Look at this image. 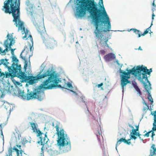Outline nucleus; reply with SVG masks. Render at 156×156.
I'll return each mask as SVG.
<instances>
[{
  "mask_svg": "<svg viewBox=\"0 0 156 156\" xmlns=\"http://www.w3.org/2000/svg\"><path fill=\"white\" fill-rule=\"evenodd\" d=\"M142 135L141 134H140V135H136V136H137V137H138L142 141H143V139H142L141 137V136Z\"/></svg>",
  "mask_w": 156,
  "mask_h": 156,
  "instance_id": "obj_46",
  "label": "nucleus"
},
{
  "mask_svg": "<svg viewBox=\"0 0 156 156\" xmlns=\"http://www.w3.org/2000/svg\"><path fill=\"white\" fill-rule=\"evenodd\" d=\"M23 140V139H21V140L20 141H18L16 139V146L17 147H18L20 150V149H22L21 148V145H19L20 143Z\"/></svg>",
  "mask_w": 156,
  "mask_h": 156,
  "instance_id": "obj_25",
  "label": "nucleus"
},
{
  "mask_svg": "<svg viewBox=\"0 0 156 156\" xmlns=\"http://www.w3.org/2000/svg\"><path fill=\"white\" fill-rule=\"evenodd\" d=\"M130 135H131V139L132 140H136L137 139V136H136V134L133 133H130Z\"/></svg>",
  "mask_w": 156,
  "mask_h": 156,
  "instance_id": "obj_26",
  "label": "nucleus"
},
{
  "mask_svg": "<svg viewBox=\"0 0 156 156\" xmlns=\"http://www.w3.org/2000/svg\"><path fill=\"white\" fill-rule=\"evenodd\" d=\"M92 2V5L90 7V10H88L85 9V14L86 11H88L90 13V16L91 17L92 20H94V18L96 16L98 19L102 18V13L101 10L98 9L97 7V3L95 2L94 0H91Z\"/></svg>",
  "mask_w": 156,
  "mask_h": 156,
  "instance_id": "obj_9",
  "label": "nucleus"
},
{
  "mask_svg": "<svg viewBox=\"0 0 156 156\" xmlns=\"http://www.w3.org/2000/svg\"><path fill=\"white\" fill-rule=\"evenodd\" d=\"M115 54L112 53H109L105 56V58L106 60L109 61L112 60L115 58Z\"/></svg>",
  "mask_w": 156,
  "mask_h": 156,
  "instance_id": "obj_18",
  "label": "nucleus"
},
{
  "mask_svg": "<svg viewBox=\"0 0 156 156\" xmlns=\"http://www.w3.org/2000/svg\"><path fill=\"white\" fill-rule=\"evenodd\" d=\"M128 123H129L130 124H133L134 123V122L132 118H130L129 119V122Z\"/></svg>",
  "mask_w": 156,
  "mask_h": 156,
  "instance_id": "obj_38",
  "label": "nucleus"
},
{
  "mask_svg": "<svg viewBox=\"0 0 156 156\" xmlns=\"http://www.w3.org/2000/svg\"><path fill=\"white\" fill-rule=\"evenodd\" d=\"M153 126L152 129L151 131L153 132L156 131V125H153Z\"/></svg>",
  "mask_w": 156,
  "mask_h": 156,
  "instance_id": "obj_36",
  "label": "nucleus"
},
{
  "mask_svg": "<svg viewBox=\"0 0 156 156\" xmlns=\"http://www.w3.org/2000/svg\"><path fill=\"white\" fill-rule=\"evenodd\" d=\"M8 106H9L7 107V108H6V109L7 110H8L9 111H10V112L11 111V106L9 105H8Z\"/></svg>",
  "mask_w": 156,
  "mask_h": 156,
  "instance_id": "obj_44",
  "label": "nucleus"
},
{
  "mask_svg": "<svg viewBox=\"0 0 156 156\" xmlns=\"http://www.w3.org/2000/svg\"><path fill=\"white\" fill-rule=\"evenodd\" d=\"M93 119L94 120H95L96 121L97 123H98L99 125V126L98 127V129L97 130V134L98 133L99 135H101L102 134V132L101 130V125L99 124V123L98 121V118H93Z\"/></svg>",
  "mask_w": 156,
  "mask_h": 156,
  "instance_id": "obj_20",
  "label": "nucleus"
},
{
  "mask_svg": "<svg viewBox=\"0 0 156 156\" xmlns=\"http://www.w3.org/2000/svg\"><path fill=\"white\" fill-rule=\"evenodd\" d=\"M100 1H101V3L103 5V9H104V11H103V14L104 15V16L105 17V8L104 7L103 4V0H100Z\"/></svg>",
  "mask_w": 156,
  "mask_h": 156,
  "instance_id": "obj_42",
  "label": "nucleus"
},
{
  "mask_svg": "<svg viewBox=\"0 0 156 156\" xmlns=\"http://www.w3.org/2000/svg\"><path fill=\"white\" fill-rule=\"evenodd\" d=\"M129 138H130L129 139H128L127 140H126V141L127 142H129L130 143V144H126L127 145H130V144H131V142L130 141L132 140V139H131V135H130V134L129 135Z\"/></svg>",
  "mask_w": 156,
  "mask_h": 156,
  "instance_id": "obj_32",
  "label": "nucleus"
},
{
  "mask_svg": "<svg viewBox=\"0 0 156 156\" xmlns=\"http://www.w3.org/2000/svg\"><path fill=\"white\" fill-rule=\"evenodd\" d=\"M38 137H39V139H40V141H41V142L42 141L43 138L42 136H38Z\"/></svg>",
  "mask_w": 156,
  "mask_h": 156,
  "instance_id": "obj_54",
  "label": "nucleus"
},
{
  "mask_svg": "<svg viewBox=\"0 0 156 156\" xmlns=\"http://www.w3.org/2000/svg\"><path fill=\"white\" fill-rule=\"evenodd\" d=\"M3 140V147H2V151H4V139H2Z\"/></svg>",
  "mask_w": 156,
  "mask_h": 156,
  "instance_id": "obj_55",
  "label": "nucleus"
},
{
  "mask_svg": "<svg viewBox=\"0 0 156 156\" xmlns=\"http://www.w3.org/2000/svg\"><path fill=\"white\" fill-rule=\"evenodd\" d=\"M126 136L121 138L120 139L119 138L117 139V142L116 143V146L120 145L121 143L123 142L125 144H130L129 142H127L126 141Z\"/></svg>",
  "mask_w": 156,
  "mask_h": 156,
  "instance_id": "obj_19",
  "label": "nucleus"
},
{
  "mask_svg": "<svg viewBox=\"0 0 156 156\" xmlns=\"http://www.w3.org/2000/svg\"><path fill=\"white\" fill-rule=\"evenodd\" d=\"M20 151V154H22V152H24V150L20 149V150H19Z\"/></svg>",
  "mask_w": 156,
  "mask_h": 156,
  "instance_id": "obj_52",
  "label": "nucleus"
},
{
  "mask_svg": "<svg viewBox=\"0 0 156 156\" xmlns=\"http://www.w3.org/2000/svg\"><path fill=\"white\" fill-rule=\"evenodd\" d=\"M41 156H44V151L42 150V151H41Z\"/></svg>",
  "mask_w": 156,
  "mask_h": 156,
  "instance_id": "obj_56",
  "label": "nucleus"
},
{
  "mask_svg": "<svg viewBox=\"0 0 156 156\" xmlns=\"http://www.w3.org/2000/svg\"><path fill=\"white\" fill-rule=\"evenodd\" d=\"M29 123L30 124L31 127L32 128V130L35 132V130L37 129V123L34 122H30Z\"/></svg>",
  "mask_w": 156,
  "mask_h": 156,
  "instance_id": "obj_22",
  "label": "nucleus"
},
{
  "mask_svg": "<svg viewBox=\"0 0 156 156\" xmlns=\"http://www.w3.org/2000/svg\"><path fill=\"white\" fill-rule=\"evenodd\" d=\"M16 145L15 146H14L12 148L13 151H17L18 150H19L18 149H17L16 147Z\"/></svg>",
  "mask_w": 156,
  "mask_h": 156,
  "instance_id": "obj_37",
  "label": "nucleus"
},
{
  "mask_svg": "<svg viewBox=\"0 0 156 156\" xmlns=\"http://www.w3.org/2000/svg\"><path fill=\"white\" fill-rule=\"evenodd\" d=\"M24 28V30L23 29L21 30H22V31H24L25 32V35L23 37V39H25V38H27L26 39L28 40V42L29 44V46L30 47V51H33L34 49V48L33 47V39L32 37V36L28 34V33L27 32V33H25V28ZM18 29H19V28H18Z\"/></svg>",
  "mask_w": 156,
  "mask_h": 156,
  "instance_id": "obj_14",
  "label": "nucleus"
},
{
  "mask_svg": "<svg viewBox=\"0 0 156 156\" xmlns=\"http://www.w3.org/2000/svg\"><path fill=\"white\" fill-rule=\"evenodd\" d=\"M22 139H23V140L22 141L21 143H22V144L23 145L24 147L26 146L25 145V144L26 143H27L28 142H29L30 143H31V141H29L28 140H26V138H25V141H24V139L23 138Z\"/></svg>",
  "mask_w": 156,
  "mask_h": 156,
  "instance_id": "obj_27",
  "label": "nucleus"
},
{
  "mask_svg": "<svg viewBox=\"0 0 156 156\" xmlns=\"http://www.w3.org/2000/svg\"><path fill=\"white\" fill-rule=\"evenodd\" d=\"M151 114L152 115H153L154 117H156V111H153V112H151Z\"/></svg>",
  "mask_w": 156,
  "mask_h": 156,
  "instance_id": "obj_39",
  "label": "nucleus"
},
{
  "mask_svg": "<svg viewBox=\"0 0 156 156\" xmlns=\"http://www.w3.org/2000/svg\"><path fill=\"white\" fill-rule=\"evenodd\" d=\"M152 10L153 12H154V11L156 10V5L153 6V8L152 9Z\"/></svg>",
  "mask_w": 156,
  "mask_h": 156,
  "instance_id": "obj_48",
  "label": "nucleus"
},
{
  "mask_svg": "<svg viewBox=\"0 0 156 156\" xmlns=\"http://www.w3.org/2000/svg\"><path fill=\"white\" fill-rule=\"evenodd\" d=\"M143 99V104L145 105L146 106H147V105H148L147 104V103L145 102V101H144V99L142 98Z\"/></svg>",
  "mask_w": 156,
  "mask_h": 156,
  "instance_id": "obj_50",
  "label": "nucleus"
},
{
  "mask_svg": "<svg viewBox=\"0 0 156 156\" xmlns=\"http://www.w3.org/2000/svg\"><path fill=\"white\" fill-rule=\"evenodd\" d=\"M26 9L27 14L32 17L39 14L41 11V4L38 0H26L25 2Z\"/></svg>",
  "mask_w": 156,
  "mask_h": 156,
  "instance_id": "obj_6",
  "label": "nucleus"
},
{
  "mask_svg": "<svg viewBox=\"0 0 156 156\" xmlns=\"http://www.w3.org/2000/svg\"><path fill=\"white\" fill-rule=\"evenodd\" d=\"M139 123L138 125H135L134 126L136 127V129L134 132L133 133L136 134V135H140V134L139 131Z\"/></svg>",
  "mask_w": 156,
  "mask_h": 156,
  "instance_id": "obj_23",
  "label": "nucleus"
},
{
  "mask_svg": "<svg viewBox=\"0 0 156 156\" xmlns=\"http://www.w3.org/2000/svg\"><path fill=\"white\" fill-rule=\"evenodd\" d=\"M51 147V145L50 146L48 145V147H46V149L47 152L48 153V154L51 156H56L58 154H62V153H65L67 152H63L64 150L62 151H60L59 152H58V151L56 150V149H58L60 151L61 150H60L58 148L56 147L55 145V147H53V148H50V147Z\"/></svg>",
  "mask_w": 156,
  "mask_h": 156,
  "instance_id": "obj_13",
  "label": "nucleus"
},
{
  "mask_svg": "<svg viewBox=\"0 0 156 156\" xmlns=\"http://www.w3.org/2000/svg\"><path fill=\"white\" fill-rule=\"evenodd\" d=\"M151 136H155V134L154 133V132L151 131Z\"/></svg>",
  "mask_w": 156,
  "mask_h": 156,
  "instance_id": "obj_51",
  "label": "nucleus"
},
{
  "mask_svg": "<svg viewBox=\"0 0 156 156\" xmlns=\"http://www.w3.org/2000/svg\"><path fill=\"white\" fill-rule=\"evenodd\" d=\"M10 146L9 148V149H8V153L9 154H11L12 153V152H14V151L12 150V147H11V142H10Z\"/></svg>",
  "mask_w": 156,
  "mask_h": 156,
  "instance_id": "obj_29",
  "label": "nucleus"
},
{
  "mask_svg": "<svg viewBox=\"0 0 156 156\" xmlns=\"http://www.w3.org/2000/svg\"><path fill=\"white\" fill-rule=\"evenodd\" d=\"M96 136H97V137L98 140V141H99V142H100V139L99 138L98 136V135L97 134H96Z\"/></svg>",
  "mask_w": 156,
  "mask_h": 156,
  "instance_id": "obj_61",
  "label": "nucleus"
},
{
  "mask_svg": "<svg viewBox=\"0 0 156 156\" xmlns=\"http://www.w3.org/2000/svg\"><path fill=\"white\" fill-rule=\"evenodd\" d=\"M36 28L38 33L41 34L42 38L43 36L44 37L47 34L44 26H38L36 27Z\"/></svg>",
  "mask_w": 156,
  "mask_h": 156,
  "instance_id": "obj_16",
  "label": "nucleus"
},
{
  "mask_svg": "<svg viewBox=\"0 0 156 156\" xmlns=\"http://www.w3.org/2000/svg\"><path fill=\"white\" fill-rule=\"evenodd\" d=\"M56 130L57 131L56 133V134L57 135V136H58V134H59V127H58V126L57 125L56 126Z\"/></svg>",
  "mask_w": 156,
  "mask_h": 156,
  "instance_id": "obj_34",
  "label": "nucleus"
},
{
  "mask_svg": "<svg viewBox=\"0 0 156 156\" xmlns=\"http://www.w3.org/2000/svg\"><path fill=\"white\" fill-rule=\"evenodd\" d=\"M137 92V94H139V96H141L142 95V93L141 92L140 89L136 91Z\"/></svg>",
  "mask_w": 156,
  "mask_h": 156,
  "instance_id": "obj_45",
  "label": "nucleus"
},
{
  "mask_svg": "<svg viewBox=\"0 0 156 156\" xmlns=\"http://www.w3.org/2000/svg\"><path fill=\"white\" fill-rule=\"evenodd\" d=\"M152 22L153 21H152V23L151 24V26L148 28L144 32V33L141 34H140V31L139 30H138L135 28H132L130 30H133V31L134 32L136 33V34H138V37H140L141 36H144L145 35L147 34L149 31V30L151 31V26L153 25L152 24Z\"/></svg>",
  "mask_w": 156,
  "mask_h": 156,
  "instance_id": "obj_17",
  "label": "nucleus"
},
{
  "mask_svg": "<svg viewBox=\"0 0 156 156\" xmlns=\"http://www.w3.org/2000/svg\"><path fill=\"white\" fill-rule=\"evenodd\" d=\"M138 50H142V49L141 48L140 46L139 48L138 49Z\"/></svg>",
  "mask_w": 156,
  "mask_h": 156,
  "instance_id": "obj_63",
  "label": "nucleus"
},
{
  "mask_svg": "<svg viewBox=\"0 0 156 156\" xmlns=\"http://www.w3.org/2000/svg\"><path fill=\"white\" fill-rule=\"evenodd\" d=\"M146 107H144L143 109V112H145L146 110H148L149 109V107L148 105H147V106H146Z\"/></svg>",
  "mask_w": 156,
  "mask_h": 156,
  "instance_id": "obj_35",
  "label": "nucleus"
},
{
  "mask_svg": "<svg viewBox=\"0 0 156 156\" xmlns=\"http://www.w3.org/2000/svg\"><path fill=\"white\" fill-rule=\"evenodd\" d=\"M8 156H12V153H11V154L8 153Z\"/></svg>",
  "mask_w": 156,
  "mask_h": 156,
  "instance_id": "obj_64",
  "label": "nucleus"
},
{
  "mask_svg": "<svg viewBox=\"0 0 156 156\" xmlns=\"http://www.w3.org/2000/svg\"><path fill=\"white\" fill-rule=\"evenodd\" d=\"M150 133H151V131L149 130V131L147 132L146 133L144 134L143 136L145 137L146 136L148 137L149 136V134Z\"/></svg>",
  "mask_w": 156,
  "mask_h": 156,
  "instance_id": "obj_33",
  "label": "nucleus"
},
{
  "mask_svg": "<svg viewBox=\"0 0 156 156\" xmlns=\"http://www.w3.org/2000/svg\"><path fill=\"white\" fill-rule=\"evenodd\" d=\"M9 35L8 34L7 36V38L4 42V46L5 47V49L4 50H3L2 48L0 47V54L2 53L3 54H2V55H5L6 52L9 51V48L11 50V54H13L14 53L15 49L11 48V46L15 43L14 39L12 36H11L10 38H9Z\"/></svg>",
  "mask_w": 156,
  "mask_h": 156,
  "instance_id": "obj_10",
  "label": "nucleus"
},
{
  "mask_svg": "<svg viewBox=\"0 0 156 156\" xmlns=\"http://www.w3.org/2000/svg\"><path fill=\"white\" fill-rule=\"evenodd\" d=\"M16 129H17V127H16V129H15V130L16 131V133L18 134V137L17 138L16 136L14 137V138L16 140V139L18 141H18L20 140V137L21 136L20 134H19L18 133H17V132L16 131Z\"/></svg>",
  "mask_w": 156,
  "mask_h": 156,
  "instance_id": "obj_28",
  "label": "nucleus"
},
{
  "mask_svg": "<svg viewBox=\"0 0 156 156\" xmlns=\"http://www.w3.org/2000/svg\"><path fill=\"white\" fill-rule=\"evenodd\" d=\"M34 132H35L37 134V137L41 136L42 134H44V133L43 132H42L40 130L38 129H37L35 130Z\"/></svg>",
  "mask_w": 156,
  "mask_h": 156,
  "instance_id": "obj_24",
  "label": "nucleus"
},
{
  "mask_svg": "<svg viewBox=\"0 0 156 156\" xmlns=\"http://www.w3.org/2000/svg\"><path fill=\"white\" fill-rule=\"evenodd\" d=\"M103 85V83H101L100 84H98V88L100 87H101Z\"/></svg>",
  "mask_w": 156,
  "mask_h": 156,
  "instance_id": "obj_53",
  "label": "nucleus"
},
{
  "mask_svg": "<svg viewBox=\"0 0 156 156\" xmlns=\"http://www.w3.org/2000/svg\"><path fill=\"white\" fill-rule=\"evenodd\" d=\"M80 4L76 9V15L79 17H82L85 15V9L90 10V6L92 5V2L91 0H77Z\"/></svg>",
  "mask_w": 156,
  "mask_h": 156,
  "instance_id": "obj_8",
  "label": "nucleus"
},
{
  "mask_svg": "<svg viewBox=\"0 0 156 156\" xmlns=\"http://www.w3.org/2000/svg\"><path fill=\"white\" fill-rule=\"evenodd\" d=\"M102 146L103 145H101V148H102V150L103 153L104 154L105 153V150H104Z\"/></svg>",
  "mask_w": 156,
  "mask_h": 156,
  "instance_id": "obj_57",
  "label": "nucleus"
},
{
  "mask_svg": "<svg viewBox=\"0 0 156 156\" xmlns=\"http://www.w3.org/2000/svg\"><path fill=\"white\" fill-rule=\"evenodd\" d=\"M154 122L153 125H156V118H153Z\"/></svg>",
  "mask_w": 156,
  "mask_h": 156,
  "instance_id": "obj_47",
  "label": "nucleus"
},
{
  "mask_svg": "<svg viewBox=\"0 0 156 156\" xmlns=\"http://www.w3.org/2000/svg\"><path fill=\"white\" fill-rule=\"evenodd\" d=\"M11 70L10 68L9 69V72L5 71V73L2 72L0 68V78H7L10 77L13 78L18 76L22 82L28 81L30 84H33L36 82V80H39L42 78L48 76V79L44 81L42 84L41 85V88L45 89H51L55 88L56 87L62 88L61 85H58L60 82L59 79L58 78L56 74L52 72L50 70H48L44 71V73L40 75L41 72L35 77L32 76H27V74L21 71V67L16 69Z\"/></svg>",
  "mask_w": 156,
  "mask_h": 156,
  "instance_id": "obj_1",
  "label": "nucleus"
},
{
  "mask_svg": "<svg viewBox=\"0 0 156 156\" xmlns=\"http://www.w3.org/2000/svg\"><path fill=\"white\" fill-rule=\"evenodd\" d=\"M126 70L127 71V73L120 69V73L122 74L121 81L122 92L124 90V86L127 83H130V81L128 80L130 77V74L135 76L138 74V80L143 84L146 92L148 93L147 98L151 102V104L152 105L153 101L149 91L151 89V84L147 76V74L150 75L152 72V69L148 70L146 67L142 65L137 66L136 68L134 67L131 69H127Z\"/></svg>",
  "mask_w": 156,
  "mask_h": 156,
  "instance_id": "obj_2",
  "label": "nucleus"
},
{
  "mask_svg": "<svg viewBox=\"0 0 156 156\" xmlns=\"http://www.w3.org/2000/svg\"><path fill=\"white\" fill-rule=\"evenodd\" d=\"M20 57L21 58L25 61V64L24 66V68H26L27 66V58L28 57L29 58L30 57L29 55L27 53V51L25 49H24L20 55Z\"/></svg>",
  "mask_w": 156,
  "mask_h": 156,
  "instance_id": "obj_15",
  "label": "nucleus"
},
{
  "mask_svg": "<svg viewBox=\"0 0 156 156\" xmlns=\"http://www.w3.org/2000/svg\"><path fill=\"white\" fill-rule=\"evenodd\" d=\"M57 138V143L55 145L60 150L64 149L63 152H68L71 149V142L69 138L62 128L60 129Z\"/></svg>",
  "mask_w": 156,
  "mask_h": 156,
  "instance_id": "obj_5",
  "label": "nucleus"
},
{
  "mask_svg": "<svg viewBox=\"0 0 156 156\" xmlns=\"http://www.w3.org/2000/svg\"><path fill=\"white\" fill-rule=\"evenodd\" d=\"M105 13L106 20H104V18L103 20H102V18L98 19L97 17L95 16L92 21L94 23L95 28L94 33L97 39L100 40V44L103 45L105 44V46L108 47V45L107 43L108 40V37L104 36L102 34V32L103 31L104 32L109 31L111 28V25L109 18L105 11Z\"/></svg>",
  "mask_w": 156,
  "mask_h": 156,
  "instance_id": "obj_3",
  "label": "nucleus"
},
{
  "mask_svg": "<svg viewBox=\"0 0 156 156\" xmlns=\"http://www.w3.org/2000/svg\"><path fill=\"white\" fill-rule=\"evenodd\" d=\"M84 97L83 96L80 97L81 100H80V102H83L84 103L85 105L86 106L87 108V104H86L87 102H86V101H84Z\"/></svg>",
  "mask_w": 156,
  "mask_h": 156,
  "instance_id": "obj_30",
  "label": "nucleus"
},
{
  "mask_svg": "<svg viewBox=\"0 0 156 156\" xmlns=\"http://www.w3.org/2000/svg\"><path fill=\"white\" fill-rule=\"evenodd\" d=\"M128 126L131 128V127H132V125L133 124H130L129 123H128Z\"/></svg>",
  "mask_w": 156,
  "mask_h": 156,
  "instance_id": "obj_58",
  "label": "nucleus"
},
{
  "mask_svg": "<svg viewBox=\"0 0 156 156\" xmlns=\"http://www.w3.org/2000/svg\"><path fill=\"white\" fill-rule=\"evenodd\" d=\"M8 61V60L6 59H2L0 60V66L3 64L8 69V72L9 68L12 70L13 69H16L21 67L20 65L18 64V60L16 57H12V62H13L11 66Z\"/></svg>",
  "mask_w": 156,
  "mask_h": 156,
  "instance_id": "obj_11",
  "label": "nucleus"
},
{
  "mask_svg": "<svg viewBox=\"0 0 156 156\" xmlns=\"http://www.w3.org/2000/svg\"><path fill=\"white\" fill-rule=\"evenodd\" d=\"M133 87L136 89V91L138 89H139V88L137 86L136 84H133Z\"/></svg>",
  "mask_w": 156,
  "mask_h": 156,
  "instance_id": "obj_40",
  "label": "nucleus"
},
{
  "mask_svg": "<svg viewBox=\"0 0 156 156\" xmlns=\"http://www.w3.org/2000/svg\"><path fill=\"white\" fill-rule=\"evenodd\" d=\"M9 118H7V119H6V121L5 122L0 124V127L1 128L0 130L1 131V135L2 136H3V135L2 132V127H4L7 123Z\"/></svg>",
  "mask_w": 156,
  "mask_h": 156,
  "instance_id": "obj_21",
  "label": "nucleus"
},
{
  "mask_svg": "<svg viewBox=\"0 0 156 156\" xmlns=\"http://www.w3.org/2000/svg\"><path fill=\"white\" fill-rule=\"evenodd\" d=\"M155 16V14H154V13H153L152 14V20L154 19V17Z\"/></svg>",
  "mask_w": 156,
  "mask_h": 156,
  "instance_id": "obj_60",
  "label": "nucleus"
},
{
  "mask_svg": "<svg viewBox=\"0 0 156 156\" xmlns=\"http://www.w3.org/2000/svg\"><path fill=\"white\" fill-rule=\"evenodd\" d=\"M20 0H5L2 10L5 13H12L13 21L19 30H24L23 23L20 19Z\"/></svg>",
  "mask_w": 156,
  "mask_h": 156,
  "instance_id": "obj_4",
  "label": "nucleus"
},
{
  "mask_svg": "<svg viewBox=\"0 0 156 156\" xmlns=\"http://www.w3.org/2000/svg\"><path fill=\"white\" fill-rule=\"evenodd\" d=\"M41 143V141H38L37 142V144H40Z\"/></svg>",
  "mask_w": 156,
  "mask_h": 156,
  "instance_id": "obj_62",
  "label": "nucleus"
},
{
  "mask_svg": "<svg viewBox=\"0 0 156 156\" xmlns=\"http://www.w3.org/2000/svg\"><path fill=\"white\" fill-rule=\"evenodd\" d=\"M131 128L132 129L130 130V133H133L135 129L133 126H132V127H131Z\"/></svg>",
  "mask_w": 156,
  "mask_h": 156,
  "instance_id": "obj_41",
  "label": "nucleus"
},
{
  "mask_svg": "<svg viewBox=\"0 0 156 156\" xmlns=\"http://www.w3.org/2000/svg\"><path fill=\"white\" fill-rule=\"evenodd\" d=\"M100 52L101 53L103 54L105 52V51L104 50H101L100 51Z\"/></svg>",
  "mask_w": 156,
  "mask_h": 156,
  "instance_id": "obj_59",
  "label": "nucleus"
},
{
  "mask_svg": "<svg viewBox=\"0 0 156 156\" xmlns=\"http://www.w3.org/2000/svg\"><path fill=\"white\" fill-rule=\"evenodd\" d=\"M15 152H16V153L17 154V156H20V153L19 150H18L17 151H16Z\"/></svg>",
  "mask_w": 156,
  "mask_h": 156,
  "instance_id": "obj_49",
  "label": "nucleus"
},
{
  "mask_svg": "<svg viewBox=\"0 0 156 156\" xmlns=\"http://www.w3.org/2000/svg\"><path fill=\"white\" fill-rule=\"evenodd\" d=\"M40 144H41V145L42 146H43V147H44L45 144H46V147H48V141H47L46 142H44L43 141H41V143H40Z\"/></svg>",
  "mask_w": 156,
  "mask_h": 156,
  "instance_id": "obj_31",
  "label": "nucleus"
},
{
  "mask_svg": "<svg viewBox=\"0 0 156 156\" xmlns=\"http://www.w3.org/2000/svg\"><path fill=\"white\" fill-rule=\"evenodd\" d=\"M67 86L68 87L72 88H73V86L72 84L70 83H68L67 84Z\"/></svg>",
  "mask_w": 156,
  "mask_h": 156,
  "instance_id": "obj_43",
  "label": "nucleus"
},
{
  "mask_svg": "<svg viewBox=\"0 0 156 156\" xmlns=\"http://www.w3.org/2000/svg\"><path fill=\"white\" fill-rule=\"evenodd\" d=\"M43 43L48 49H53L57 46V41L53 38L49 37L48 34L42 37Z\"/></svg>",
  "mask_w": 156,
  "mask_h": 156,
  "instance_id": "obj_12",
  "label": "nucleus"
},
{
  "mask_svg": "<svg viewBox=\"0 0 156 156\" xmlns=\"http://www.w3.org/2000/svg\"><path fill=\"white\" fill-rule=\"evenodd\" d=\"M44 92L42 91H37L34 92L32 91L26 94L21 90L18 91V96L23 99L29 100L33 99H37L38 100L41 101L43 99Z\"/></svg>",
  "mask_w": 156,
  "mask_h": 156,
  "instance_id": "obj_7",
  "label": "nucleus"
}]
</instances>
